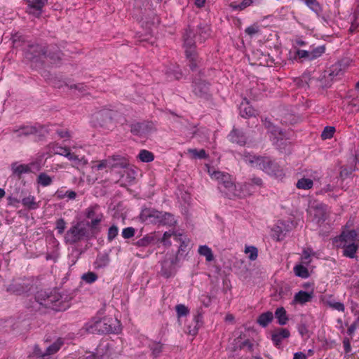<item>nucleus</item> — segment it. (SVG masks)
Segmentation results:
<instances>
[{
  "label": "nucleus",
  "instance_id": "f257e3e1",
  "mask_svg": "<svg viewBox=\"0 0 359 359\" xmlns=\"http://www.w3.org/2000/svg\"><path fill=\"white\" fill-rule=\"evenodd\" d=\"M140 219L148 224H158L172 226L175 223V217L168 212H163L152 208H144L140 213Z\"/></svg>",
  "mask_w": 359,
  "mask_h": 359
},
{
  "label": "nucleus",
  "instance_id": "f03ea898",
  "mask_svg": "<svg viewBox=\"0 0 359 359\" xmlns=\"http://www.w3.org/2000/svg\"><path fill=\"white\" fill-rule=\"evenodd\" d=\"M355 231L351 230L343 232L340 236V241L344 243V255L349 258L355 257L359 247V240Z\"/></svg>",
  "mask_w": 359,
  "mask_h": 359
},
{
  "label": "nucleus",
  "instance_id": "7ed1b4c3",
  "mask_svg": "<svg viewBox=\"0 0 359 359\" xmlns=\"http://www.w3.org/2000/svg\"><path fill=\"white\" fill-rule=\"evenodd\" d=\"M249 184H243L238 186L234 184L232 179L224 182V184L219 187V190L228 198L245 197L251 195V191L248 189Z\"/></svg>",
  "mask_w": 359,
  "mask_h": 359
},
{
  "label": "nucleus",
  "instance_id": "20e7f679",
  "mask_svg": "<svg viewBox=\"0 0 359 359\" xmlns=\"http://www.w3.org/2000/svg\"><path fill=\"white\" fill-rule=\"evenodd\" d=\"M61 295L56 291L50 293L46 291H39L36 294V300L39 304L47 308H51L54 310H60L64 309L61 306Z\"/></svg>",
  "mask_w": 359,
  "mask_h": 359
},
{
  "label": "nucleus",
  "instance_id": "39448f33",
  "mask_svg": "<svg viewBox=\"0 0 359 359\" xmlns=\"http://www.w3.org/2000/svg\"><path fill=\"white\" fill-rule=\"evenodd\" d=\"M25 57L33 62H37L39 60L44 62L43 59H46L47 57H50L51 60L55 61L57 59L60 58V53H58L55 55H52L50 53H49L47 55L45 47L39 45H32L27 50Z\"/></svg>",
  "mask_w": 359,
  "mask_h": 359
},
{
  "label": "nucleus",
  "instance_id": "423d86ee",
  "mask_svg": "<svg viewBox=\"0 0 359 359\" xmlns=\"http://www.w3.org/2000/svg\"><path fill=\"white\" fill-rule=\"evenodd\" d=\"M194 37V34L190 29L186 30L183 36L186 56L189 60V66L192 70H194L197 65L196 54L195 51V41Z\"/></svg>",
  "mask_w": 359,
  "mask_h": 359
},
{
  "label": "nucleus",
  "instance_id": "0eeeda50",
  "mask_svg": "<svg viewBox=\"0 0 359 359\" xmlns=\"http://www.w3.org/2000/svg\"><path fill=\"white\" fill-rule=\"evenodd\" d=\"M88 237V231L82 222L72 225L65 235V241L68 244H74Z\"/></svg>",
  "mask_w": 359,
  "mask_h": 359
},
{
  "label": "nucleus",
  "instance_id": "6e6552de",
  "mask_svg": "<svg viewBox=\"0 0 359 359\" xmlns=\"http://www.w3.org/2000/svg\"><path fill=\"white\" fill-rule=\"evenodd\" d=\"M86 330L88 332L95 334L107 333L114 332V328L108 318H93L86 325Z\"/></svg>",
  "mask_w": 359,
  "mask_h": 359
},
{
  "label": "nucleus",
  "instance_id": "1a4fd4ad",
  "mask_svg": "<svg viewBox=\"0 0 359 359\" xmlns=\"http://www.w3.org/2000/svg\"><path fill=\"white\" fill-rule=\"evenodd\" d=\"M86 215L90 220V222H87L86 226H89L93 231H99L97 226L104 217L99 205H95L88 208Z\"/></svg>",
  "mask_w": 359,
  "mask_h": 359
},
{
  "label": "nucleus",
  "instance_id": "9d476101",
  "mask_svg": "<svg viewBox=\"0 0 359 359\" xmlns=\"http://www.w3.org/2000/svg\"><path fill=\"white\" fill-rule=\"evenodd\" d=\"M114 112L109 109H102L95 113L92 116V123L95 126H105L112 119Z\"/></svg>",
  "mask_w": 359,
  "mask_h": 359
},
{
  "label": "nucleus",
  "instance_id": "9b49d317",
  "mask_svg": "<svg viewBox=\"0 0 359 359\" xmlns=\"http://www.w3.org/2000/svg\"><path fill=\"white\" fill-rule=\"evenodd\" d=\"M244 160L252 167L262 170L264 172H265V169L263 167H269L272 161L269 157L256 156L250 154L245 155Z\"/></svg>",
  "mask_w": 359,
  "mask_h": 359
},
{
  "label": "nucleus",
  "instance_id": "f8f14e48",
  "mask_svg": "<svg viewBox=\"0 0 359 359\" xmlns=\"http://www.w3.org/2000/svg\"><path fill=\"white\" fill-rule=\"evenodd\" d=\"M35 167L37 170L41 169V167L37 163L32 162L29 164H20L18 162H14L11 164V171L13 175L20 177L22 174H27L32 172V168Z\"/></svg>",
  "mask_w": 359,
  "mask_h": 359
},
{
  "label": "nucleus",
  "instance_id": "ddd939ff",
  "mask_svg": "<svg viewBox=\"0 0 359 359\" xmlns=\"http://www.w3.org/2000/svg\"><path fill=\"white\" fill-rule=\"evenodd\" d=\"M175 273V259L172 256H166L161 263V274L165 278H170Z\"/></svg>",
  "mask_w": 359,
  "mask_h": 359
},
{
  "label": "nucleus",
  "instance_id": "4468645a",
  "mask_svg": "<svg viewBox=\"0 0 359 359\" xmlns=\"http://www.w3.org/2000/svg\"><path fill=\"white\" fill-rule=\"evenodd\" d=\"M313 297V292H306L301 290L294 294L292 304L304 305L307 302H310Z\"/></svg>",
  "mask_w": 359,
  "mask_h": 359
},
{
  "label": "nucleus",
  "instance_id": "2eb2a0df",
  "mask_svg": "<svg viewBox=\"0 0 359 359\" xmlns=\"http://www.w3.org/2000/svg\"><path fill=\"white\" fill-rule=\"evenodd\" d=\"M110 168H126L129 165V161L128 158L121 155H112L109 156Z\"/></svg>",
  "mask_w": 359,
  "mask_h": 359
},
{
  "label": "nucleus",
  "instance_id": "dca6fc26",
  "mask_svg": "<svg viewBox=\"0 0 359 359\" xmlns=\"http://www.w3.org/2000/svg\"><path fill=\"white\" fill-rule=\"evenodd\" d=\"M290 336L288 330L285 328H280L274 331L271 334V340L275 346H278L280 345L283 339H287Z\"/></svg>",
  "mask_w": 359,
  "mask_h": 359
},
{
  "label": "nucleus",
  "instance_id": "f3484780",
  "mask_svg": "<svg viewBox=\"0 0 359 359\" xmlns=\"http://www.w3.org/2000/svg\"><path fill=\"white\" fill-rule=\"evenodd\" d=\"M97 354L100 355L98 357L92 355L88 359H111L113 355L111 346L109 344L100 345L97 349Z\"/></svg>",
  "mask_w": 359,
  "mask_h": 359
},
{
  "label": "nucleus",
  "instance_id": "a211bd4d",
  "mask_svg": "<svg viewBox=\"0 0 359 359\" xmlns=\"http://www.w3.org/2000/svg\"><path fill=\"white\" fill-rule=\"evenodd\" d=\"M194 92L197 96L206 98L209 94V84L205 81L196 82L194 86Z\"/></svg>",
  "mask_w": 359,
  "mask_h": 359
},
{
  "label": "nucleus",
  "instance_id": "6ab92c4d",
  "mask_svg": "<svg viewBox=\"0 0 359 359\" xmlns=\"http://www.w3.org/2000/svg\"><path fill=\"white\" fill-rule=\"evenodd\" d=\"M208 172L212 180H217L220 185L224 184V182L231 179V175L228 173H224L218 170H214L210 168H208Z\"/></svg>",
  "mask_w": 359,
  "mask_h": 359
},
{
  "label": "nucleus",
  "instance_id": "aec40b11",
  "mask_svg": "<svg viewBox=\"0 0 359 359\" xmlns=\"http://www.w3.org/2000/svg\"><path fill=\"white\" fill-rule=\"evenodd\" d=\"M203 313L201 309H198L196 311V314L194 316V326L191 327V326L188 327V332L191 335H196L198 332L199 327L202 325L203 323Z\"/></svg>",
  "mask_w": 359,
  "mask_h": 359
},
{
  "label": "nucleus",
  "instance_id": "412c9836",
  "mask_svg": "<svg viewBox=\"0 0 359 359\" xmlns=\"http://www.w3.org/2000/svg\"><path fill=\"white\" fill-rule=\"evenodd\" d=\"M67 158L72 162V165L77 168H83L88 163V161L85 156H80L71 151H69Z\"/></svg>",
  "mask_w": 359,
  "mask_h": 359
},
{
  "label": "nucleus",
  "instance_id": "4be33fe9",
  "mask_svg": "<svg viewBox=\"0 0 359 359\" xmlns=\"http://www.w3.org/2000/svg\"><path fill=\"white\" fill-rule=\"evenodd\" d=\"M265 169V172L269 175H273L276 177H281L283 176V171L280 166L275 161H271V165L268 167H263Z\"/></svg>",
  "mask_w": 359,
  "mask_h": 359
},
{
  "label": "nucleus",
  "instance_id": "5701e85b",
  "mask_svg": "<svg viewBox=\"0 0 359 359\" xmlns=\"http://www.w3.org/2000/svg\"><path fill=\"white\" fill-rule=\"evenodd\" d=\"M48 148L49 151L53 154L63 156L67 158L70 150L67 147H61L56 143H50L48 144Z\"/></svg>",
  "mask_w": 359,
  "mask_h": 359
},
{
  "label": "nucleus",
  "instance_id": "b1692460",
  "mask_svg": "<svg viewBox=\"0 0 359 359\" xmlns=\"http://www.w3.org/2000/svg\"><path fill=\"white\" fill-rule=\"evenodd\" d=\"M149 130V124L145 123H135L131 125L130 131L136 135L142 136Z\"/></svg>",
  "mask_w": 359,
  "mask_h": 359
},
{
  "label": "nucleus",
  "instance_id": "393cba45",
  "mask_svg": "<svg viewBox=\"0 0 359 359\" xmlns=\"http://www.w3.org/2000/svg\"><path fill=\"white\" fill-rule=\"evenodd\" d=\"M37 129L33 126H23L19 129L13 130L15 137H27L30 135H33L37 133Z\"/></svg>",
  "mask_w": 359,
  "mask_h": 359
},
{
  "label": "nucleus",
  "instance_id": "a878e982",
  "mask_svg": "<svg viewBox=\"0 0 359 359\" xmlns=\"http://www.w3.org/2000/svg\"><path fill=\"white\" fill-rule=\"evenodd\" d=\"M263 121L269 132L274 136V139H277V142H278L279 139L282 140L283 134L282 131L279 128L273 126L267 118H265Z\"/></svg>",
  "mask_w": 359,
  "mask_h": 359
},
{
  "label": "nucleus",
  "instance_id": "bb28decb",
  "mask_svg": "<svg viewBox=\"0 0 359 359\" xmlns=\"http://www.w3.org/2000/svg\"><path fill=\"white\" fill-rule=\"evenodd\" d=\"M240 114L243 117H251L256 115V110L248 102H242L240 106Z\"/></svg>",
  "mask_w": 359,
  "mask_h": 359
},
{
  "label": "nucleus",
  "instance_id": "cd10ccee",
  "mask_svg": "<svg viewBox=\"0 0 359 359\" xmlns=\"http://www.w3.org/2000/svg\"><path fill=\"white\" fill-rule=\"evenodd\" d=\"M229 137L232 142H236L241 145L245 144V138L243 135V133L239 130H233L229 134Z\"/></svg>",
  "mask_w": 359,
  "mask_h": 359
},
{
  "label": "nucleus",
  "instance_id": "c85d7f7f",
  "mask_svg": "<svg viewBox=\"0 0 359 359\" xmlns=\"http://www.w3.org/2000/svg\"><path fill=\"white\" fill-rule=\"evenodd\" d=\"M273 319V314L271 311H267L262 313L257 318V323L263 327H266Z\"/></svg>",
  "mask_w": 359,
  "mask_h": 359
},
{
  "label": "nucleus",
  "instance_id": "c756f323",
  "mask_svg": "<svg viewBox=\"0 0 359 359\" xmlns=\"http://www.w3.org/2000/svg\"><path fill=\"white\" fill-rule=\"evenodd\" d=\"M31 8H33L36 12H33L36 16H39L41 13V9L45 5L46 0H27Z\"/></svg>",
  "mask_w": 359,
  "mask_h": 359
},
{
  "label": "nucleus",
  "instance_id": "7c9ffc66",
  "mask_svg": "<svg viewBox=\"0 0 359 359\" xmlns=\"http://www.w3.org/2000/svg\"><path fill=\"white\" fill-rule=\"evenodd\" d=\"M310 212L313 214L314 217L318 218L319 221L325 219V209L322 204H318L315 207H311Z\"/></svg>",
  "mask_w": 359,
  "mask_h": 359
},
{
  "label": "nucleus",
  "instance_id": "2f4dec72",
  "mask_svg": "<svg viewBox=\"0 0 359 359\" xmlns=\"http://www.w3.org/2000/svg\"><path fill=\"white\" fill-rule=\"evenodd\" d=\"M22 203L25 207L30 210H35L39 207V203L36 202L35 197L32 195L23 198Z\"/></svg>",
  "mask_w": 359,
  "mask_h": 359
},
{
  "label": "nucleus",
  "instance_id": "473e14b6",
  "mask_svg": "<svg viewBox=\"0 0 359 359\" xmlns=\"http://www.w3.org/2000/svg\"><path fill=\"white\" fill-rule=\"evenodd\" d=\"M275 317L278 319V324L280 325H285L288 321V318L285 309L280 307L275 311Z\"/></svg>",
  "mask_w": 359,
  "mask_h": 359
},
{
  "label": "nucleus",
  "instance_id": "72a5a7b5",
  "mask_svg": "<svg viewBox=\"0 0 359 359\" xmlns=\"http://www.w3.org/2000/svg\"><path fill=\"white\" fill-rule=\"evenodd\" d=\"M313 181L311 179L302 177L299 179L297 184L296 187L299 189L308 190L313 187Z\"/></svg>",
  "mask_w": 359,
  "mask_h": 359
},
{
  "label": "nucleus",
  "instance_id": "f704fd0d",
  "mask_svg": "<svg viewBox=\"0 0 359 359\" xmlns=\"http://www.w3.org/2000/svg\"><path fill=\"white\" fill-rule=\"evenodd\" d=\"M36 182L42 187H48L53 182V178L45 172H41L37 178Z\"/></svg>",
  "mask_w": 359,
  "mask_h": 359
},
{
  "label": "nucleus",
  "instance_id": "c9c22d12",
  "mask_svg": "<svg viewBox=\"0 0 359 359\" xmlns=\"http://www.w3.org/2000/svg\"><path fill=\"white\" fill-rule=\"evenodd\" d=\"M198 253L205 257L206 261L211 262L214 259L212 250L207 245H201L198 248Z\"/></svg>",
  "mask_w": 359,
  "mask_h": 359
},
{
  "label": "nucleus",
  "instance_id": "e433bc0d",
  "mask_svg": "<svg viewBox=\"0 0 359 359\" xmlns=\"http://www.w3.org/2000/svg\"><path fill=\"white\" fill-rule=\"evenodd\" d=\"M63 344V341L61 339H57L54 343L50 345L46 348V355H52L57 352L60 348L62 347Z\"/></svg>",
  "mask_w": 359,
  "mask_h": 359
},
{
  "label": "nucleus",
  "instance_id": "4c0bfd02",
  "mask_svg": "<svg viewBox=\"0 0 359 359\" xmlns=\"http://www.w3.org/2000/svg\"><path fill=\"white\" fill-rule=\"evenodd\" d=\"M172 236H175V240L181 241V236L182 235V234H177V233H174L172 231H166V232H165L163 236V238H161V242L163 243V245H170L171 243L170 242L169 238Z\"/></svg>",
  "mask_w": 359,
  "mask_h": 359
},
{
  "label": "nucleus",
  "instance_id": "58836bf2",
  "mask_svg": "<svg viewBox=\"0 0 359 359\" xmlns=\"http://www.w3.org/2000/svg\"><path fill=\"white\" fill-rule=\"evenodd\" d=\"M138 158L142 162L149 163L154 159V156L151 151L142 149L140 151Z\"/></svg>",
  "mask_w": 359,
  "mask_h": 359
},
{
  "label": "nucleus",
  "instance_id": "ea45409f",
  "mask_svg": "<svg viewBox=\"0 0 359 359\" xmlns=\"http://www.w3.org/2000/svg\"><path fill=\"white\" fill-rule=\"evenodd\" d=\"M109 262V258L107 255H99L95 262V267L104 268L108 265Z\"/></svg>",
  "mask_w": 359,
  "mask_h": 359
},
{
  "label": "nucleus",
  "instance_id": "a19ab883",
  "mask_svg": "<svg viewBox=\"0 0 359 359\" xmlns=\"http://www.w3.org/2000/svg\"><path fill=\"white\" fill-rule=\"evenodd\" d=\"M106 168H110L109 156L106 159L95 163L92 165V170L94 171L101 170Z\"/></svg>",
  "mask_w": 359,
  "mask_h": 359
},
{
  "label": "nucleus",
  "instance_id": "79ce46f5",
  "mask_svg": "<svg viewBox=\"0 0 359 359\" xmlns=\"http://www.w3.org/2000/svg\"><path fill=\"white\" fill-rule=\"evenodd\" d=\"M244 252L251 261H255L258 257V250L255 246H246Z\"/></svg>",
  "mask_w": 359,
  "mask_h": 359
},
{
  "label": "nucleus",
  "instance_id": "37998d69",
  "mask_svg": "<svg viewBox=\"0 0 359 359\" xmlns=\"http://www.w3.org/2000/svg\"><path fill=\"white\" fill-rule=\"evenodd\" d=\"M187 152L191 155L194 158H205L207 157L205 151L204 149L198 150L196 149H189Z\"/></svg>",
  "mask_w": 359,
  "mask_h": 359
},
{
  "label": "nucleus",
  "instance_id": "c03bdc74",
  "mask_svg": "<svg viewBox=\"0 0 359 359\" xmlns=\"http://www.w3.org/2000/svg\"><path fill=\"white\" fill-rule=\"evenodd\" d=\"M325 51V46H318L313 50H311L310 52L311 55V60H313L319 57H320Z\"/></svg>",
  "mask_w": 359,
  "mask_h": 359
},
{
  "label": "nucleus",
  "instance_id": "a18cd8bd",
  "mask_svg": "<svg viewBox=\"0 0 359 359\" xmlns=\"http://www.w3.org/2000/svg\"><path fill=\"white\" fill-rule=\"evenodd\" d=\"M154 235H153V234L147 235L144 238L137 241V245L140 247H146V246H148L149 244L154 243Z\"/></svg>",
  "mask_w": 359,
  "mask_h": 359
},
{
  "label": "nucleus",
  "instance_id": "49530a36",
  "mask_svg": "<svg viewBox=\"0 0 359 359\" xmlns=\"http://www.w3.org/2000/svg\"><path fill=\"white\" fill-rule=\"evenodd\" d=\"M294 271L296 276L303 278L309 277V275L307 269L302 265L295 266L294 268Z\"/></svg>",
  "mask_w": 359,
  "mask_h": 359
},
{
  "label": "nucleus",
  "instance_id": "de8ad7c7",
  "mask_svg": "<svg viewBox=\"0 0 359 359\" xmlns=\"http://www.w3.org/2000/svg\"><path fill=\"white\" fill-rule=\"evenodd\" d=\"M149 347L153 355L156 357L162 352L163 345L159 342H152Z\"/></svg>",
  "mask_w": 359,
  "mask_h": 359
},
{
  "label": "nucleus",
  "instance_id": "09e8293b",
  "mask_svg": "<svg viewBox=\"0 0 359 359\" xmlns=\"http://www.w3.org/2000/svg\"><path fill=\"white\" fill-rule=\"evenodd\" d=\"M199 38L201 41H205L210 35V29L209 26L205 25L199 27Z\"/></svg>",
  "mask_w": 359,
  "mask_h": 359
},
{
  "label": "nucleus",
  "instance_id": "8fccbe9b",
  "mask_svg": "<svg viewBox=\"0 0 359 359\" xmlns=\"http://www.w3.org/2000/svg\"><path fill=\"white\" fill-rule=\"evenodd\" d=\"M304 1L306 6L315 13H318L321 11V7L316 0H304Z\"/></svg>",
  "mask_w": 359,
  "mask_h": 359
},
{
  "label": "nucleus",
  "instance_id": "3c124183",
  "mask_svg": "<svg viewBox=\"0 0 359 359\" xmlns=\"http://www.w3.org/2000/svg\"><path fill=\"white\" fill-rule=\"evenodd\" d=\"M175 310L178 318L186 316L189 314V310L184 304H177Z\"/></svg>",
  "mask_w": 359,
  "mask_h": 359
},
{
  "label": "nucleus",
  "instance_id": "603ef678",
  "mask_svg": "<svg viewBox=\"0 0 359 359\" xmlns=\"http://www.w3.org/2000/svg\"><path fill=\"white\" fill-rule=\"evenodd\" d=\"M335 131V128L332 126H327L324 128L321 137L323 139H330L332 137Z\"/></svg>",
  "mask_w": 359,
  "mask_h": 359
},
{
  "label": "nucleus",
  "instance_id": "864d4df0",
  "mask_svg": "<svg viewBox=\"0 0 359 359\" xmlns=\"http://www.w3.org/2000/svg\"><path fill=\"white\" fill-rule=\"evenodd\" d=\"M327 305L331 307L332 309L337 310L338 311H344L345 307L344 304L335 302V301H328Z\"/></svg>",
  "mask_w": 359,
  "mask_h": 359
},
{
  "label": "nucleus",
  "instance_id": "5fc2aeb1",
  "mask_svg": "<svg viewBox=\"0 0 359 359\" xmlns=\"http://www.w3.org/2000/svg\"><path fill=\"white\" fill-rule=\"evenodd\" d=\"M97 278V275L93 272H88L82 276V279L88 283H92L95 282Z\"/></svg>",
  "mask_w": 359,
  "mask_h": 359
},
{
  "label": "nucleus",
  "instance_id": "6e6d98bb",
  "mask_svg": "<svg viewBox=\"0 0 359 359\" xmlns=\"http://www.w3.org/2000/svg\"><path fill=\"white\" fill-rule=\"evenodd\" d=\"M66 229V222L64 219L60 218L56 221V229L59 234H62Z\"/></svg>",
  "mask_w": 359,
  "mask_h": 359
},
{
  "label": "nucleus",
  "instance_id": "4d7b16f0",
  "mask_svg": "<svg viewBox=\"0 0 359 359\" xmlns=\"http://www.w3.org/2000/svg\"><path fill=\"white\" fill-rule=\"evenodd\" d=\"M297 57L298 59H307L309 60H311L310 52L309 50H297L296 52L295 58H297Z\"/></svg>",
  "mask_w": 359,
  "mask_h": 359
},
{
  "label": "nucleus",
  "instance_id": "13d9d810",
  "mask_svg": "<svg viewBox=\"0 0 359 359\" xmlns=\"http://www.w3.org/2000/svg\"><path fill=\"white\" fill-rule=\"evenodd\" d=\"M118 229L116 226H111L109 230L107 233V238L109 241H112L118 234Z\"/></svg>",
  "mask_w": 359,
  "mask_h": 359
},
{
  "label": "nucleus",
  "instance_id": "bf43d9fd",
  "mask_svg": "<svg viewBox=\"0 0 359 359\" xmlns=\"http://www.w3.org/2000/svg\"><path fill=\"white\" fill-rule=\"evenodd\" d=\"M135 229L133 227H127L123 229L122 236L124 238H130L135 235Z\"/></svg>",
  "mask_w": 359,
  "mask_h": 359
},
{
  "label": "nucleus",
  "instance_id": "052dcab7",
  "mask_svg": "<svg viewBox=\"0 0 359 359\" xmlns=\"http://www.w3.org/2000/svg\"><path fill=\"white\" fill-rule=\"evenodd\" d=\"M70 88L78 91L81 94H84L86 91V86L83 83L74 84L70 86Z\"/></svg>",
  "mask_w": 359,
  "mask_h": 359
},
{
  "label": "nucleus",
  "instance_id": "680f3d73",
  "mask_svg": "<svg viewBox=\"0 0 359 359\" xmlns=\"http://www.w3.org/2000/svg\"><path fill=\"white\" fill-rule=\"evenodd\" d=\"M259 27L257 25H252L245 29V33L252 36L259 32Z\"/></svg>",
  "mask_w": 359,
  "mask_h": 359
},
{
  "label": "nucleus",
  "instance_id": "e2e57ef3",
  "mask_svg": "<svg viewBox=\"0 0 359 359\" xmlns=\"http://www.w3.org/2000/svg\"><path fill=\"white\" fill-rule=\"evenodd\" d=\"M252 3V0H243L240 4L233 6V8L236 10H243L251 5Z\"/></svg>",
  "mask_w": 359,
  "mask_h": 359
},
{
  "label": "nucleus",
  "instance_id": "0e129e2a",
  "mask_svg": "<svg viewBox=\"0 0 359 359\" xmlns=\"http://www.w3.org/2000/svg\"><path fill=\"white\" fill-rule=\"evenodd\" d=\"M247 184L250 185L248 189L251 191V194H252L253 192V191L251 189L252 186L257 185V186L261 187L262 185V180L259 177H253L251 179V184H249V183H247Z\"/></svg>",
  "mask_w": 359,
  "mask_h": 359
},
{
  "label": "nucleus",
  "instance_id": "69168bd1",
  "mask_svg": "<svg viewBox=\"0 0 359 359\" xmlns=\"http://www.w3.org/2000/svg\"><path fill=\"white\" fill-rule=\"evenodd\" d=\"M273 231L276 233V235L274 234L273 236H276L278 241H280L283 238V231L279 225H276L273 228Z\"/></svg>",
  "mask_w": 359,
  "mask_h": 359
},
{
  "label": "nucleus",
  "instance_id": "338daca9",
  "mask_svg": "<svg viewBox=\"0 0 359 359\" xmlns=\"http://www.w3.org/2000/svg\"><path fill=\"white\" fill-rule=\"evenodd\" d=\"M310 256H311V251L309 250H305L303 251L302 254V260L305 264H309L310 262Z\"/></svg>",
  "mask_w": 359,
  "mask_h": 359
},
{
  "label": "nucleus",
  "instance_id": "774afa93",
  "mask_svg": "<svg viewBox=\"0 0 359 359\" xmlns=\"http://www.w3.org/2000/svg\"><path fill=\"white\" fill-rule=\"evenodd\" d=\"M343 344L346 353H349L351 350L350 340L348 338H345L343 341Z\"/></svg>",
  "mask_w": 359,
  "mask_h": 359
}]
</instances>
